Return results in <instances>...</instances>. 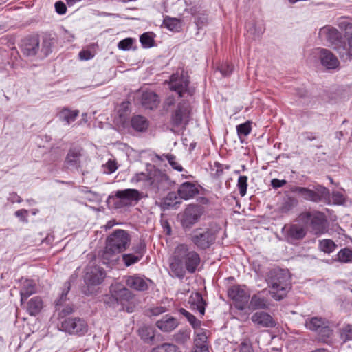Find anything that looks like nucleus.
Segmentation results:
<instances>
[{
  "instance_id": "f257e3e1",
  "label": "nucleus",
  "mask_w": 352,
  "mask_h": 352,
  "mask_svg": "<svg viewBox=\"0 0 352 352\" xmlns=\"http://www.w3.org/2000/svg\"><path fill=\"white\" fill-rule=\"evenodd\" d=\"M339 26L344 30V34L341 36L338 30L331 26L327 25L319 31V36L326 40L333 48L338 53L343 61L352 59V23L348 21H342Z\"/></svg>"
},
{
  "instance_id": "f03ea898",
  "label": "nucleus",
  "mask_w": 352,
  "mask_h": 352,
  "mask_svg": "<svg viewBox=\"0 0 352 352\" xmlns=\"http://www.w3.org/2000/svg\"><path fill=\"white\" fill-rule=\"evenodd\" d=\"M131 236L126 230L113 231L106 239V245L101 254L104 263L113 261V257L125 251L131 243Z\"/></svg>"
},
{
  "instance_id": "7ed1b4c3",
  "label": "nucleus",
  "mask_w": 352,
  "mask_h": 352,
  "mask_svg": "<svg viewBox=\"0 0 352 352\" xmlns=\"http://www.w3.org/2000/svg\"><path fill=\"white\" fill-rule=\"evenodd\" d=\"M266 280L271 288L270 293L276 300L283 299L291 289L288 272L284 270L274 268L270 270Z\"/></svg>"
},
{
  "instance_id": "20e7f679",
  "label": "nucleus",
  "mask_w": 352,
  "mask_h": 352,
  "mask_svg": "<svg viewBox=\"0 0 352 352\" xmlns=\"http://www.w3.org/2000/svg\"><path fill=\"white\" fill-rule=\"evenodd\" d=\"M192 107L188 100L179 102L175 109L171 112L170 122L175 128L186 129L192 119Z\"/></svg>"
},
{
  "instance_id": "39448f33",
  "label": "nucleus",
  "mask_w": 352,
  "mask_h": 352,
  "mask_svg": "<svg viewBox=\"0 0 352 352\" xmlns=\"http://www.w3.org/2000/svg\"><path fill=\"white\" fill-rule=\"evenodd\" d=\"M191 242L199 250L211 247L217 239V232L211 228H198L189 235Z\"/></svg>"
},
{
  "instance_id": "423d86ee",
  "label": "nucleus",
  "mask_w": 352,
  "mask_h": 352,
  "mask_svg": "<svg viewBox=\"0 0 352 352\" xmlns=\"http://www.w3.org/2000/svg\"><path fill=\"white\" fill-rule=\"evenodd\" d=\"M175 254L177 259H181L189 273L196 272L201 261L199 254L196 251L190 250L186 244H179L175 248Z\"/></svg>"
},
{
  "instance_id": "0eeeda50",
  "label": "nucleus",
  "mask_w": 352,
  "mask_h": 352,
  "mask_svg": "<svg viewBox=\"0 0 352 352\" xmlns=\"http://www.w3.org/2000/svg\"><path fill=\"white\" fill-rule=\"evenodd\" d=\"M141 199L140 192L136 189L127 188L118 190L109 195L108 200L113 202L116 209L129 207L136 204Z\"/></svg>"
},
{
  "instance_id": "6e6552de",
  "label": "nucleus",
  "mask_w": 352,
  "mask_h": 352,
  "mask_svg": "<svg viewBox=\"0 0 352 352\" xmlns=\"http://www.w3.org/2000/svg\"><path fill=\"white\" fill-rule=\"evenodd\" d=\"M205 212L204 207L199 204H189L178 215L182 227L184 230H190L197 223Z\"/></svg>"
},
{
  "instance_id": "1a4fd4ad",
  "label": "nucleus",
  "mask_w": 352,
  "mask_h": 352,
  "mask_svg": "<svg viewBox=\"0 0 352 352\" xmlns=\"http://www.w3.org/2000/svg\"><path fill=\"white\" fill-rule=\"evenodd\" d=\"M291 191L300 195L304 199L316 203L326 200L329 197V190L321 186H314L312 189L294 186L291 188Z\"/></svg>"
},
{
  "instance_id": "9d476101",
  "label": "nucleus",
  "mask_w": 352,
  "mask_h": 352,
  "mask_svg": "<svg viewBox=\"0 0 352 352\" xmlns=\"http://www.w3.org/2000/svg\"><path fill=\"white\" fill-rule=\"evenodd\" d=\"M173 185V182L168 175L160 170H155L150 173L149 188L155 193H160L168 190Z\"/></svg>"
},
{
  "instance_id": "9b49d317",
  "label": "nucleus",
  "mask_w": 352,
  "mask_h": 352,
  "mask_svg": "<svg viewBox=\"0 0 352 352\" xmlns=\"http://www.w3.org/2000/svg\"><path fill=\"white\" fill-rule=\"evenodd\" d=\"M61 330L74 335L82 336L88 331V324L80 318H67L61 322Z\"/></svg>"
},
{
  "instance_id": "f8f14e48",
  "label": "nucleus",
  "mask_w": 352,
  "mask_h": 352,
  "mask_svg": "<svg viewBox=\"0 0 352 352\" xmlns=\"http://www.w3.org/2000/svg\"><path fill=\"white\" fill-rule=\"evenodd\" d=\"M301 219L307 223H310L313 232L316 234L323 232L325 217L320 212H306L300 215Z\"/></svg>"
},
{
  "instance_id": "ddd939ff",
  "label": "nucleus",
  "mask_w": 352,
  "mask_h": 352,
  "mask_svg": "<svg viewBox=\"0 0 352 352\" xmlns=\"http://www.w3.org/2000/svg\"><path fill=\"white\" fill-rule=\"evenodd\" d=\"M106 276L103 268L97 265H87L85 269L84 280L85 284L89 286H96L101 284Z\"/></svg>"
},
{
  "instance_id": "4468645a",
  "label": "nucleus",
  "mask_w": 352,
  "mask_h": 352,
  "mask_svg": "<svg viewBox=\"0 0 352 352\" xmlns=\"http://www.w3.org/2000/svg\"><path fill=\"white\" fill-rule=\"evenodd\" d=\"M228 294L229 297L234 301V306L239 310H243L248 303L250 295L239 285L231 287Z\"/></svg>"
},
{
  "instance_id": "2eb2a0df",
  "label": "nucleus",
  "mask_w": 352,
  "mask_h": 352,
  "mask_svg": "<svg viewBox=\"0 0 352 352\" xmlns=\"http://www.w3.org/2000/svg\"><path fill=\"white\" fill-rule=\"evenodd\" d=\"M188 85V77L184 73L180 76L176 74L170 76V89L176 91L180 97H182L185 92L189 91Z\"/></svg>"
},
{
  "instance_id": "dca6fc26",
  "label": "nucleus",
  "mask_w": 352,
  "mask_h": 352,
  "mask_svg": "<svg viewBox=\"0 0 352 352\" xmlns=\"http://www.w3.org/2000/svg\"><path fill=\"white\" fill-rule=\"evenodd\" d=\"M153 283L151 279L138 274L129 276L126 278V286L139 292L146 291L149 288V285Z\"/></svg>"
},
{
  "instance_id": "f3484780",
  "label": "nucleus",
  "mask_w": 352,
  "mask_h": 352,
  "mask_svg": "<svg viewBox=\"0 0 352 352\" xmlns=\"http://www.w3.org/2000/svg\"><path fill=\"white\" fill-rule=\"evenodd\" d=\"M319 58L322 65L327 69H336L340 66L336 56L327 49H320Z\"/></svg>"
},
{
  "instance_id": "a211bd4d",
  "label": "nucleus",
  "mask_w": 352,
  "mask_h": 352,
  "mask_svg": "<svg viewBox=\"0 0 352 352\" xmlns=\"http://www.w3.org/2000/svg\"><path fill=\"white\" fill-rule=\"evenodd\" d=\"M39 50V38L38 36H28L23 41L21 50L25 56H35Z\"/></svg>"
},
{
  "instance_id": "6ab92c4d",
  "label": "nucleus",
  "mask_w": 352,
  "mask_h": 352,
  "mask_svg": "<svg viewBox=\"0 0 352 352\" xmlns=\"http://www.w3.org/2000/svg\"><path fill=\"white\" fill-rule=\"evenodd\" d=\"M252 321L258 326L263 327H274L276 322L267 312L257 311L251 316Z\"/></svg>"
},
{
  "instance_id": "aec40b11",
  "label": "nucleus",
  "mask_w": 352,
  "mask_h": 352,
  "mask_svg": "<svg viewBox=\"0 0 352 352\" xmlns=\"http://www.w3.org/2000/svg\"><path fill=\"white\" fill-rule=\"evenodd\" d=\"M198 193L199 190L196 185L190 182H186L182 184L177 190L179 198L185 200L193 198Z\"/></svg>"
},
{
  "instance_id": "412c9836",
  "label": "nucleus",
  "mask_w": 352,
  "mask_h": 352,
  "mask_svg": "<svg viewBox=\"0 0 352 352\" xmlns=\"http://www.w3.org/2000/svg\"><path fill=\"white\" fill-rule=\"evenodd\" d=\"M111 295L109 297V299H112L117 303L120 302L123 304L124 302H129L133 298L134 295L132 292L126 287H119L113 289L111 292Z\"/></svg>"
},
{
  "instance_id": "4be33fe9",
  "label": "nucleus",
  "mask_w": 352,
  "mask_h": 352,
  "mask_svg": "<svg viewBox=\"0 0 352 352\" xmlns=\"http://www.w3.org/2000/svg\"><path fill=\"white\" fill-rule=\"evenodd\" d=\"M177 254H175V251L174 252L173 256L170 261V275L172 276L177 277L180 279H182L186 274V270L184 267V265L180 258L177 259Z\"/></svg>"
},
{
  "instance_id": "5701e85b",
  "label": "nucleus",
  "mask_w": 352,
  "mask_h": 352,
  "mask_svg": "<svg viewBox=\"0 0 352 352\" xmlns=\"http://www.w3.org/2000/svg\"><path fill=\"white\" fill-rule=\"evenodd\" d=\"M179 322L174 317L166 315L156 322L157 327L163 332H170L175 329Z\"/></svg>"
},
{
  "instance_id": "b1692460",
  "label": "nucleus",
  "mask_w": 352,
  "mask_h": 352,
  "mask_svg": "<svg viewBox=\"0 0 352 352\" xmlns=\"http://www.w3.org/2000/svg\"><path fill=\"white\" fill-rule=\"evenodd\" d=\"M80 151L77 148H70L65 158L67 168L78 170L80 167Z\"/></svg>"
},
{
  "instance_id": "393cba45",
  "label": "nucleus",
  "mask_w": 352,
  "mask_h": 352,
  "mask_svg": "<svg viewBox=\"0 0 352 352\" xmlns=\"http://www.w3.org/2000/svg\"><path fill=\"white\" fill-rule=\"evenodd\" d=\"M141 103L146 109H155L159 104L158 96L153 91L144 92L142 95Z\"/></svg>"
},
{
  "instance_id": "a878e982",
  "label": "nucleus",
  "mask_w": 352,
  "mask_h": 352,
  "mask_svg": "<svg viewBox=\"0 0 352 352\" xmlns=\"http://www.w3.org/2000/svg\"><path fill=\"white\" fill-rule=\"evenodd\" d=\"M131 126L138 132H144L149 126V121L140 115H135L131 119Z\"/></svg>"
},
{
  "instance_id": "bb28decb",
  "label": "nucleus",
  "mask_w": 352,
  "mask_h": 352,
  "mask_svg": "<svg viewBox=\"0 0 352 352\" xmlns=\"http://www.w3.org/2000/svg\"><path fill=\"white\" fill-rule=\"evenodd\" d=\"M43 308V300L39 296H34L30 299L25 306L27 311L31 316H36Z\"/></svg>"
},
{
  "instance_id": "cd10ccee",
  "label": "nucleus",
  "mask_w": 352,
  "mask_h": 352,
  "mask_svg": "<svg viewBox=\"0 0 352 352\" xmlns=\"http://www.w3.org/2000/svg\"><path fill=\"white\" fill-rule=\"evenodd\" d=\"M189 303L194 309L198 310L201 315H204L206 302L200 293L196 292L192 294L189 298Z\"/></svg>"
},
{
  "instance_id": "c85d7f7f",
  "label": "nucleus",
  "mask_w": 352,
  "mask_h": 352,
  "mask_svg": "<svg viewBox=\"0 0 352 352\" xmlns=\"http://www.w3.org/2000/svg\"><path fill=\"white\" fill-rule=\"evenodd\" d=\"M305 235V229L302 226L298 224L292 225L287 232L288 237L294 240L302 239Z\"/></svg>"
},
{
  "instance_id": "c756f323",
  "label": "nucleus",
  "mask_w": 352,
  "mask_h": 352,
  "mask_svg": "<svg viewBox=\"0 0 352 352\" xmlns=\"http://www.w3.org/2000/svg\"><path fill=\"white\" fill-rule=\"evenodd\" d=\"M79 114L78 110H71L68 108H63L58 113L59 119L65 122L67 124L74 122Z\"/></svg>"
},
{
  "instance_id": "7c9ffc66",
  "label": "nucleus",
  "mask_w": 352,
  "mask_h": 352,
  "mask_svg": "<svg viewBox=\"0 0 352 352\" xmlns=\"http://www.w3.org/2000/svg\"><path fill=\"white\" fill-rule=\"evenodd\" d=\"M139 335L146 343H153L155 339V330L152 327L143 326L139 329Z\"/></svg>"
},
{
  "instance_id": "2f4dec72",
  "label": "nucleus",
  "mask_w": 352,
  "mask_h": 352,
  "mask_svg": "<svg viewBox=\"0 0 352 352\" xmlns=\"http://www.w3.org/2000/svg\"><path fill=\"white\" fill-rule=\"evenodd\" d=\"M36 292L35 285L32 281L26 280L20 291L21 301L23 304L24 301L32 294Z\"/></svg>"
},
{
  "instance_id": "473e14b6",
  "label": "nucleus",
  "mask_w": 352,
  "mask_h": 352,
  "mask_svg": "<svg viewBox=\"0 0 352 352\" xmlns=\"http://www.w3.org/2000/svg\"><path fill=\"white\" fill-rule=\"evenodd\" d=\"M250 307L254 310L267 309L268 307L267 300L265 298L255 294L251 298Z\"/></svg>"
},
{
  "instance_id": "72a5a7b5",
  "label": "nucleus",
  "mask_w": 352,
  "mask_h": 352,
  "mask_svg": "<svg viewBox=\"0 0 352 352\" xmlns=\"http://www.w3.org/2000/svg\"><path fill=\"white\" fill-rule=\"evenodd\" d=\"M327 321L320 317H313L309 321L306 322V327L309 329L314 331H318Z\"/></svg>"
},
{
  "instance_id": "f704fd0d",
  "label": "nucleus",
  "mask_w": 352,
  "mask_h": 352,
  "mask_svg": "<svg viewBox=\"0 0 352 352\" xmlns=\"http://www.w3.org/2000/svg\"><path fill=\"white\" fill-rule=\"evenodd\" d=\"M151 352H181L179 348L173 344L164 343L153 348Z\"/></svg>"
},
{
  "instance_id": "c9c22d12",
  "label": "nucleus",
  "mask_w": 352,
  "mask_h": 352,
  "mask_svg": "<svg viewBox=\"0 0 352 352\" xmlns=\"http://www.w3.org/2000/svg\"><path fill=\"white\" fill-rule=\"evenodd\" d=\"M163 23L165 27L171 31H179L180 28V21L176 18L166 16L164 19Z\"/></svg>"
},
{
  "instance_id": "e433bc0d",
  "label": "nucleus",
  "mask_w": 352,
  "mask_h": 352,
  "mask_svg": "<svg viewBox=\"0 0 352 352\" xmlns=\"http://www.w3.org/2000/svg\"><path fill=\"white\" fill-rule=\"evenodd\" d=\"M336 245L331 239H323L319 242V248L325 253H331L336 249Z\"/></svg>"
},
{
  "instance_id": "4c0bfd02",
  "label": "nucleus",
  "mask_w": 352,
  "mask_h": 352,
  "mask_svg": "<svg viewBox=\"0 0 352 352\" xmlns=\"http://www.w3.org/2000/svg\"><path fill=\"white\" fill-rule=\"evenodd\" d=\"M338 261L341 263H349L352 261V250L345 248L340 250L337 254Z\"/></svg>"
},
{
  "instance_id": "58836bf2",
  "label": "nucleus",
  "mask_w": 352,
  "mask_h": 352,
  "mask_svg": "<svg viewBox=\"0 0 352 352\" xmlns=\"http://www.w3.org/2000/svg\"><path fill=\"white\" fill-rule=\"evenodd\" d=\"M298 204V200L294 197H287L280 207V211L282 212H287L296 206Z\"/></svg>"
},
{
  "instance_id": "ea45409f",
  "label": "nucleus",
  "mask_w": 352,
  "mask_h": 352,
  "mask_svg": "<svg viewBox=\"0 0 352 352\" xmlns=\"http://www.w3.org/2000/svg\"><path fill=\"white\" fill-rule=\"evenodd\" d=\"M340 339L343 342L352 340V324H346L340 329Z\"/></svg>"
},
{
  "instance_id": "a19ab883",
  "label": "nucleus",
  "mask_w": 352,
  "mask_h": 352,
  "mask_svg": "<svg viewBox=\"0 0 352 352\" xmlns=\"http://www.w3.org/2000/svg\"><path fill=\"white\" fill-rule=\"evenodd\" d=\"M140 41L142 45L146 48L153 47L155 43L152 34L150 32H145L142 34L140 37Z\"/></svg>"
},
{
  "instance_id": "79ce46f5",
  "label": "nucleus",
  "mask_w": 352,
  "mask_h": 352,
  "mask_svg": "<svg viewBox=\"0 0 352 352\" xmlns=\"http://www.w3.org/2000/svg\"><path fill=\"white\" fill-rule=\"evenodd\" d=\"M56 311L58 312V318H64L74 312V308L72 305L64 306L63 305L56 306Z\"/></svg>"
},
{
  "instance_id": "37998d69",
  "label": "nucleus",
  "mask_w": 352,
  "mask_h": 352,
  "mask_svg": "<svg viewBox=\"0 0 352 352\" xmlns=\"http://www.w3.org/2000/svg\"><path fill=\"white\" fill-rule=\"evenodd\" d=\"M179 312L187 318L188 321L193 328H197L200 326L201 322L197 320L194 315L186 311L185 309L181 308L179 309Z\"/></svg>"
},
{
  "instance_id": "c03bdc74",
  "label": "nucleus",
  "mask_w": 352,
  "mask_h": 352,
  "mask_svg": "<svg viewBox=\"0 0 352 352\" xmlns=\"http://www.w3.org/2000/svg\"><path fill=\"white\" fill-rule=\"evenodd\" d=\"M177 195L175 192H170L164 199V204L168 207H175L177 204H180L181 201H177Z\"/></svg>"
},
{
  "instance_id": "a18cd8bd",
  "label": "nucleus",
  "mask_w": 352,
  "mask_h": 352,
  "mask_svg": "<svg viewBox=\"0 0 352 352\" xmlns=\"http://www.w3.org/2000/svg\"><path fill=\"white\" fill-rule=\"evenodd\" d=\"M140 255L133 254H124L122 255V261L126 266H130L138 263L141 259Z\"/></svg>"
},
{
  "instance_id": "49530a36",
  "label": "nucleus",
  "mask_w": 352,
  "mask_h": 352,
  "mask_svg": "<svg viewBox=\"0 0 352 352\" xmlns=\"http://www.w3.org/2000/svg\"><path fill=\"white\" fill-rule=\"evenodd\" d=\"M70 283L66 282L64 285V288L62 291L61 295L56 301V306L63 305L66 302L67 300V296L70 290Z\"/></svg>"
},
{
  "instance_id": "de8ad7c7",
  "label": "nucleus",
  "mask_w": 352,
  "mask_h": 352,
  "mask_svg": "<svg viewBox=\"0 0 352 352\" xmlns=\"http://www.w3.org/2000/svg\"><path fill=\"white\" fill-rule=\"evenodd\" d=\"M177 343L184 344L190 339V331L180 330L174 336Z\"/></svg>"
},
{
  "instance_id": "09e8293b",
  "label": "nucleus",
  "mask_w": 352,
  "mask_h": 352,
  "mask_svg": "<svg viewBox=\"0 0 352 352\" xmlns=\"http://www.w3.org/2000/svg\"><path fill=\"white\" fill-rule=\"evenodd\" d=\"M237 187L241 196L243 197L246 194L248 188V177L246 176L243 175L239 177Z\"/></svg>"
},
{
  "instance_id": "8fccbe9b",
  "label": "nucleus",
  "mask_w": 352,
  "mask_h": 352,
  "mask_svg": "<svg viewBox=\"0 0 352 352\" xmlns=\"http://www.w3.org/2000/svg\"><path fill=\"white\" fill-rule=\"evenodd\" d=\"M251 123L248 121L236 126L237 133L239 137L241 135L247 136L251 132Z\"/></svg>"
},
{
  "instance_id": "3c124183",
  "label": "nucleus",
  "mask_w": 352,
  "mask_h": 352,
  "mask_svg": "<svg viewBox=\"0 0 352 352\" xmlns=\"http://www.w3.org/2000/svg\"><path fill=\"white\" fill-rule=\"evenodd\" d=\"M104 173L106 174H111L118 169V164L114 160H109L103 166Z\"/></svg>"
},
{
  "instance_id": "603ef678",
  "label": "nucleus",
  "mask_w": 352,
  "mask_h": 352,
  "mask_svg": "<svg viewBox=\"0 0 352 352\" xmlns=\"http://www.w3.org/2000/svg\"><path fill=\"white\" fill-rule=\"evenodd\" d=\"M162 157H165L168 161L170 165L173 169L178 171H182L183 170L182 166L176 162V157L175 155L168 153L164 154Z\"/></svg>"
},
{
  "instance_id": "864d4df0",
  "label": "nucleus",
  "mask_w": 352,
  "mask_h": 352,
  "mask_svg": "<svg viewBox=\"0 0 352 352\" xmlns=\"http://www.w3.org/2000/svg\"><path fill=\"white\" fill-rule=\"evenodd\" d=\"M323 342H326V339L329 338L333 333V331L328 325V322L318 331Z\"/></svg>"
},
{
  "instance_id": "5fc2aeb1",
  "label": "nucleus",
  "mask_w": 352,
  "mask_h": 352,
  "mask_svg": "<svg viewBox=\"0 0 352 352\" xmlns=\"http://www.w3.org/2000/svg\"><path fill=\"white\" fill-rule=\"evenodd\" d=\"M233 69L234 66L232 64H229L228 63L222 64L219 67L220 72L224 77L230 76L233 72Z\"/></svg>"
},
{
  "instance_id": "6e6d98bb",
  "label": "nucleus",
  "mask_w": 352,
  "mask_h": 352,
  "mask_svg": "<svg viewBox=\"0 0 352 352\" xmlns=\"http://www.w3.org/2000/svg\"><path fill=\"white\" fill-rule=\"evenodd\" d=\"M133 42H134L133 38H124V39L120 41L118 43V46L120 50H128L131 47Z\"/></svg>"
},
{
  "instance_id": "4d7b16f0",
  "label": "nucleus",
  "mask_w": 352,
  "mask_h": 352,
  "mask_svg": "<svg viewBox=\"0 0 352 352\" xmlns=\"http://www.w3.org/2000/svg\"><path fill=\"white\" fill-rule=\"evenodd\" d=\"M239 352H254L250 340L245 339L241 343Z\"/></svg>"
},
{
  "instance_id": "13d9d810",
  "label": "nucleus",
  "mask_w": 352,
  "mask_h": 352,
  "mask_svg": "<svg viewBox=\"0 0 352 352\" xmlns=\"http://www.w3.org/2000/svg\"><path fill=\"white\" fill-rule=\"evenodd\" d=\"M134 179L136 182H145L146 185L149 187L150 185V174L146 175L144 173H140L135 175Z\"/></svg>"
},
{
  "instance_id": "bf43d9fd",
  "label": "nucleus",
  "mask_w": 352,
  "mask_h": 352,
  "mask_svg": "<svg viewBox=\"0 0 352 352\" xmlns=\"http://www.w3.org/2000/svg\"><path fill=\"white\" fill-rule=\"evenodd\" d=\"M208 337L205 333H198L195 339V345H207Z\"/></svg>"
},
{
  "instance_id": "052dcab7",
  "label": "nucleus",
  "mask_w": 352,
  "mask_h": 352,
  "mask_svg": "<svg viewBox=\"0 0 352 352\" xmlns=\"http://www.w3.org/2000/svg\"><path fill=\"white\" fill-rule=\"evenodd\" d=\"M134 252L137 255H140L142 258L146 250V245L144 242L140 241L137 245L133 248Z\"/></svg>"
},
{
  "instance_id": "680f3d73",
  "label": "nucleus",
  "mask_w": 352,
  "mask_h": 352,
  "mask_svg": "<svg viewBox=\"0 0 352 352\" xmlns=\"http://www.w3.org/2000/svg\"><path fill=\"white\" fill-rule=\"evenodd\" d=\"M28 210L25 209L19 210L15 212V215L18 218L20 219V220L24 223L28 222Z\"/></svg>"
},
{
  "instance_id": "e2e57ef3",
  "label": "nucleus",
  "mask_w": 352,
  "mask_h": 352,
  "mask_svg": "<svg viewBox=\"0 0 352 352\" xmlns=\"http://www.w3.org/2000/svg\"><path fill=\"white\" fill-rule=\"evenodd\" d=\"M54 6H55L56 12L58 14H64L66 13L67 7L63 1H58L56 2Z\"/></svg>"
},
{
  "instance_id": "0e129e2a",
  "label": "nucleus",
  "mask_w": 352,
  "mask_h": 352,
  "mask_svg": "<svg viewBox=\"0 0 352 352\" xmlns=\"http://www.w3.org/2000/svg\"><path fill=\"white\" fill-rule=\"evenodd\" d=\"M167 311L165 307L160 306L149 309L148 311L151 316H158Z\"/></svg>"
},
{
  "instance_id": "69168bd1",
  "label": "nucleus",
  "mask_w": 352,
  "mask_h": 352,
  "mask_svg": "<svg viewBox=\"0 0 352 352\" xmlns=\"http://www.w3.org/2000/svg\"><path fill=\"white\" fill-rule=\"evenodd\" d=\"M333 202L336 204H342L344 202V197L340 192H333L332 195Z\"/></svg>"
},
{
  "instance_id": "338daca9",
  "label": "nucleus",
  "mask_w": 352,
  "mask_h": 352,
  "mask_svg": "<svg viewBox=\"0 0 352 352\" xmlns=\"http://www.w3.org/2000/svg\"><path fill=\"white\" fill-rule=\"evenodd\" d=\"M53 38L50 37H45L43 40V47L45 49V53L47 54L50 52V47L52 44Z\"/></svg>"
},
{
  "instance_id": "774afa93",
  "label": "nucleus",
  "mask_w": 352,
  "mask_h": 352,
  "mask_svg": "<svg viewBox=\"0 0 352 352\" xmlns=\"http://www.w3.org/2000/svg\"><path fill=\"white\" fill-rule=\"evenodd\" d=\"M286 183H287V182L285 179L280 180L278 179H273L271 181V185L274 188H278L282 187Z\"/></svg>"
}]
</instances>
